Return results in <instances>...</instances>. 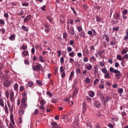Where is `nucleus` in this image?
Wrapping results in <instances>:
<instances>
[{"label": "nucleus", "instance_id": "56", "mask_svg": "<svg viewBox=\"0 0 128 128\" xmlns=\"http://www.w3.org/2000/svg\"><path fill=\"white\" fill-rule=\"evenodd\" d=\"M24 87L22 86H20V92H22L24 90Z\"/></svg>", "mask_w": 128, "mask_h": 128}, {"label": "nucleus", "instance_id": "29", "mask_svg": "<svg viewBox=\"0 0 128 128\" xmlns=\"http://www.w3.org/2000/svg\"><path fill=\"white\" fill-rule=\"evenodd\" d=\"M28 85L29 87H31L33 86V83L32 82H28Z\"/></svg>", "mask_w": 128, "mask_h": 128}, {"label": "nucleus", "instance_id": "61", "mask_svg": "<svg viewBox=\"0 0 128 128\" xmlns=\"http://www.w3.org/2000/svg\"><path fill=\"white\" fill-rule=\"evenodd\" d=\"M67 51L68 52H70L72 51V48L70 47H68L67 48Z\"/></svg>", "mask_w": 128, "mask_h": 128}, {"label": "nucleus", "instance_id": "17", "mask_svg": "<svg viewBox=\"0 0 128 128\" xmlns=\"http://www.w3.org/2000/svg\"><path fill=\"white\" fill-rule=\"evenodd\" d=\"M21 107L22 108H27V105L25 103H22Z\"/></svg>", "mask_w": 128, "mask_h": 128}, {"label": "nucleus", "instance_id": "18", "mask_svg": "<svg viewBox=\"0 0 128 128\" xmlns=\"http://www.w3.org/2000/svg\"><path fill=\"white\" fill-rule=\"evenodd\" d=\"M128 51V50L124 48L122 50L121 52V53L122 55H124V54L127 53Z\"/></svg>", "mask_w": 128, "mask_h": 128}, {"label": "nucleus", "instance_id": "58", "mask_svg": "<svg viewBox=\"0 0 128 128\" xmlns=\"http://www.w3.org/2000/svg\"><path fill=\"white\" fill-rule=\"evenodd\" d=\"M46 94L48 95L49 96L51 97L52 96V94L50 92L48 91L47 92Z\"/></svg>", "mask_w": 128, "mask_h": 128}, {"label": "nucleus", "instance_id": "47", "mask_svg": "<svg viewBox=\"0 0 128 128\" xmlns=\"http://www.w3.org/2000/svg\"><path fill=\"white\" fill-rule=\"evenodd\" d=\"M71 9L73 11L74 13L75 14V15H76V12L74 9L72 7H71Z\"/></svg>", "mask_w": 128, "mask_h": 128}, {"label": "nucleus", "instance_id": "8", "mask_svg": "<svg viewBox=\"0 0 128 128\" xmlns=\"http://www.w3.org/2000/svg\"><path fill=\"white\" fill-rule=\"evenodd\" d=\"M28 54V50H25L23 51L22 52V56L24 57V56H26Z\"/></svg>", "mask_w": 128, "mask_h": 128}, {"label": "nucleus", "instance_id": "24", "mask_svg": "<svg viewBox=\"0 0 128 128\" xmlns=\"http://www.w3.org/2000/svg\"><path fill=\"white\" fill-rule=\"evenodd\" d=\"M27 48V46L26 45L23 44L22 45V46L21 48H20L21 49L22 48V50H25Z\"/></svg>", "mask_w": 128, "mask_h": 128}, {"label": "nucleus", "instance_id": "27", "mask_svg": "<svg viewBox=\"0 0 128 128\" xmlns=\"http://www.w3.org/2000/svg\"><path fill=\"white\" fill-rule=\"evenodd\" d=\"M39 58L40 62H44L45 61V60L44 59L43 57L41 56H39Z\"/></svg>", "mask_w": 128, "mask_h": 128}, {"label": "nucleus", "instance_id": "9", "mask_svg": "<svg viewBox=\"0 0 128 128\" xmlns=\"http://www.w3.org/2000/svg\"><path fill=\"white\" fill-rule=\"evenodd\" d=\"M16 36L14 34H11L9 37V38L11 40L13 41L15 40Z\"/></svg>", "mask_w": 128, "mask_h": 128}, {"label": "nucleus", "instance_id": "39", "mask_svg": "<svg viewBox=\"0 0 128 128\" xmlns=\"http://www.w3.org/2000/svg\"><path fill=\"white\" fill-rule=\"evenodd\" d=\"M22 29L26 32L28 31V28L24 26H22Z\"/></svg>", "mask_w": 128, "mask_h": 128}, {"label": "nucleus", "instance_id": "3", "mask_svg": "<svg viewBox=\"0 0 128 128\" xmlns=\"http://www.w3.org/2000/svg\"><path fill=\"white\" fill-rule=\"evenodd\" d=\"M10 80H6L4 83V85L6 87H8L10 86Z\"/></svg>", "mask_w": 128, "mask_h": 128}, {"label": "nucleus", "instance_id": "44", "mask_svg": "<svg viewBox=\"0 0 128 128\" xmlns=\"http://www.w3.org/2000/svg\"><path fill=\"white\" fill-rule=\"evenodd\" d=\"M104 51L103 50L102 51L100 50L98 52V54L101 57V55L102 54V53L104 52Z\"/></svg>", "mask_w": 128, "mask_h": 128}, {"label": "nucleus", "instance_id": "54", "mask_svg": "<svg viewBox=\"0 0 128 128\" xmlns=\"http://www.w3.org/2000/svg\"><path fill=\"white\" fill-rule=\"evenodd\" d=\"M0 24L2 25H4V20L2 19L0 20Z\"/></svg>", "mask_w": 128, "mask_h": 128}, {"label": "nucleus", "instance_id": "6", "mask_svg": "<svg viewBox=\"0 0 128 128\" xmlns=\"http://www.w3.org/2000/svg\"><path fill=\"white\" fill-rule=\"evenodd\" d=\"M52 128H59V127L58 126L57 123L54 122H53L52 123Z\"/></svg>", "mask_w": 128, "mask_h": 128}, {"label": "nucleus", "instance_id": "22", "mask_svg": "<svg viewBox=\"0 0 128 128\" xmlns=\"http://www.w3.org/2000/svg\"><path fill=\"white\" fill-rule=\"evenodd\" d=\"M7 99H8L9 97V93L8 90H6L5 93Z\"/></svg>", "mask_w": 128, "mask_h": 128}, {"label": "nucleus", "instance_id": "31", "mask_svg": "<svg viewBox=\"0 0 128 128\" xmlns=\"http://www.w3.org/2000/svg\"><path fill=\"white\" fill-rule=\"evenodd\" d=\"M110 98H109L108 96H106V100L104 102L105 105H106V102H108V100H110Z\"/></svg>", "mask_w": 128, "mask_h": 128}, {"label": "nucleus", "instance_id": "5", "mask_svg": "<svg viewBox=\"0 0 128 128\" xmlns=\"http://www.w3.org/2000/svg\"><path fill=\"white\" fill-rule=\"evenodd\" d=\"M113 73L116 74L115 76H119L120 75V72L119 70H117L115 69Z\"/></svg>", "mask_w": 128, "mask_h": 128}, {"label": "nucleus", "instance_id": "23", "mask_svg": "<svg viewBox=\"0 0 128 128\" xmlns=\"http://www.w3.org/2000/svg\"><path fill=\"white\" fill-rule=\"evenodd\" d=\"M76 27L79 32H81L82 30V26H77Z\"/></svg>", "mask_w": 128, "mask_h": 128}, {"label": "nucleus", "instance_id": "7", "mask_svg": "<svg viewBox=\"0 0 128 128\" xmlns=\"http://www.w3.org/2000/svg\"><path fill=\"white\" fill-rule=\"evenodd\" d=\"M68 32L72 35H73L74 34V30L73 28L71 26L70 27V30L68 31Z\"/></svg>", "mask_w": 128, "mask_h": 128}, {"label": "nucleus", "instance_id": "33", "mask_svg": "<svg viewBox=\"0 0 128 128\" xmlns=\"http://www.w3.org/2000/svg\"><path fill=\"white\" fill-rule=\"evenodd\" d=\"M29 3L27 2H24L22 4V5L23 6H27L29 5Z\"/></svg>", "mask_w": 128, "mask_h": 128}, {"label": "nucleus", "instance_id": "19", "mask_svg": "<svg viewBox=\"0 0 128 128\" xmlns=\"http://www.w3.org/2000/svg\"><path fill=\"white\" fill-rule=\"evenodd\" d=\"M79 35L80 36L84 38L85 36V33L84 31H82V32L79 34Z\"/></svg>", "mask_w": 128, "mask_h": 128}, {"label": "nucleus", "instance_id": "57", "mask_svg": "<svg viewBox=\"0 0 128 128\" xmlns=\"http://www.w3.org/2000/svg\"><path fill=\"white\" fill-rule=\"evenodd\" d=\"M39 112V111L38 109H36L34 111V114H36Z\"/></svg>", "mask_w": 128, "mask_h": 128}, {"label": "nucleus", "instance_id": "34", "mask_svg": "<svg viewBox=\"0 0 128 128\" xmlns=\"http://www.w3.org/2000/svg\"><path fill=\"white\" fill-rule=\"evenodd\" d=\"M69 62L70 63L72 64L73 62H74V59L72 58H69Z\"/></svg>", "mask_w": 128, "mask_h": 128}, {"label": "nucleus", "instance_id": "28", "mask_svg": "<svg viewBox=\"0 0 128 128\" xmlns=\"http://www.w3.org/2000/svg\"><path fill=\"white\" fill-rule=\"evenodd\" d=\"M50 28L49 27L45 28L44 31L47 33H48L50 31Z\"/></svg>", "mask_w": 128, "mask_h": 128}, {"label": "nucleus", "instance_id": "26", "mask_svg": "<svg viewBox=\"0 0 128 128\" xmlns=\"http://www.w3.org/2000/svg\"><path fill=\"white\" fill-rule=\"evenodd\" d=\"M69 55L70 57H74V56L75 55V54L74 52H72L69 53Z\"/></svg>", "mask_w": 128, "mask_h": 128}, {"label": "nucleus", "instance_id": "48", "mask_svg": "<svg viewBox=\"0 0 128 128\" xmlns=\"http://www.w3.org/2000/svg\"><path fill=\"white\" fill-rule=\"evenodd\" d=\"M24 11L23 10H20V12H18V15H20L22 14H24Z\"/></svg>", "mask_w": 128, "mask_h": 128}, {"label": "nucleus", "instance_id": "63", "mask_svg": "<svg viewBox=\"0 0 128 128\" xmlns=\"http://www.w3.org/2000/svg\"><path fill=\"white\" fill-rule=\"evenodd\" d=\"M37 83L40 85H42V82L40 80H37L36 81Z\"/></svg>", "mask_w": 128, "mask_h": 128}, {"label": "nucleus", "instance_id": "21", "mask_svg": "<svg viewBox=\"0 0 128 128\" xmlns=\"http://www.w3.org/2000/svg\"><path fill=\"white\" fill-rule=\"evenodd\" d=\"M94 105L96 107L98 108L101 106V104L100 103L98 102L97 103H94Z\"/></svg>", "mask_w": 128, "mask_h": 128}, {"label": "nucleus", "instance_id": "59", "mask_svg": "<svg viewBox=\"0 0 128 128\" xmlns=\"http://www.w3.org/2000/svg\"><path fill=\"white\" fill-rule=\"evenodd\" d=\"M10 98H14V93L13 92H12L10 94Z\"/></svg>", "mask_w": 128, "mask_h": 128}, {"label": "nucleus", "instance_id": "50", "mask_svg": "<svg viewBox=\"0 0 128 128\" xmlns=\"http://www.w3.org/2000/svg\"><path fill=\"white\" fill-rule=\"evenodd\" d=\"M94 95V92H91L89 96L91 97H93Z\"/></svg>", "mask_w": 128, "mask_h": 128}, {"label": "nucleus", "instance_id": "51", "mask_svg": "<svg viewBox=\"0 0 128 128\" xmlns=\"http://www.w3.org/2000/svg\"><path fill=\"white\" fill-rule=\"evenodd\" d=\"M86 105L85 104H84L83 106V110L85 111V110H86Z\"/></svg>", "mask_w": 128, "mask_h": 128}, {"label": "nucleus", "instance_id": "10", "mask_svg": "<svg viewBox=\"0 0 128 128\" xmlns=\"http://www.w3.org/2000/svg\"><path fill=\"white\" fill-rule=\"evenodd\" d=\"M116 58L119 60L122 61L124 60V57H122L120 54L117 55L116 56Z\"/></svg>", "mask_w": 128, "mask_h": 128}, {"label": "nucleus", "instance_id": "20", "mask_svg": "<svg viewBox=\"0 0 128 128\" xmlns=\"http://www.w3.org/2000/svg\"><path fill=\"white\" fill-rule=\"evenodd\" d=\"M46 101L44 99H42L40 102V103L41 105H44L46 103Z\"/></svg>", "mask_w": 128, "mask_h": 128}, {"label": "nucleus", "instance_id": "25", "mask_svg": "<svg viewBox=\"0 0 128 128\" xmlns=\"http://www.w3.org/2000/svg\"><path fill=\"white\" fill-rule=\"evenodd\" d=\"M68 36V34L66 32H64L63 33V37L64 39H65L67 38Z\"/></svg>", "mask_w": 128, "mask_h": 128}, {"label": "nucleus", "instance_id": "4", "mask_svg": "<svg viewBox=\"0 0 128 128\" xmlns=\"http://www.w3.org/2000/svg\"><path fill=\"white\" fill-rule=\"evenodd\" d=\"M31 17V15L30 14H28L27 16L24 19V22H26L29 21Z\"/></svg>", "mask_w": 128, "mask_h": 128}, {"label": "nucleus", "instance_id": "15", "mask_svg": "<svg viewBox=\"0 0 128 128\" xmlns=\"http://www.w3.org/2000/svg\"><path fill=\"white\" fill-rule=\"evenodd\" d=\"M98 64L95 65L94 66V68L95 70L94 72V74L97 73L98 72Z\"/></svg>", "mask_w": 128, "mask_h": 128}, {"label": "nucleus", "instance_id": "14", "mask_svg": "<svg viewBox=\"0 0 128 128\" xmlns=\"http://www.w3.org/2000/svg\"><path fill=\"white\" fill-rule=\"evenodd\" d=\"M74 71H72L71 72L70 77L69 78V80H72V77L74 76Z\"/></svg>", "mask_w": 128, "mask_h": 128}, {"label": "nucleus", "instance_id": "38", "mask_svg": "<svg viewBox=\"0 0 128 128\" xmlns=\"http://www.w3.org/2000/svg\"><path fill=\"white\" fill-rule=\"evenodd\" d=\"M99 81V80L98 78H96L94 81V84H96L98 83Z\"/></svg>", "mask_w": 128, "mask_h": 128}, {"label": "nucleus", "instance_id": "12", "mask_svg": "<svg viewBox=\"0 0 128 128\" xmlns=\"http://www.w3.org/2000/svg\"><path fill=\"white\" fill-rule=\"evenodd\" d=\"M104 76V78L107 79L110 78V73L109 72L105 74Z\"/></svg>", "mask_w": 128, "mask_h": 128}, {"label": "nucleus", "instance_id": "43", "mask_svg": "<svg viewBox=\"0 0 128 128\" xmlns=\"http://www.w3.org/2000/svg\"><path fill=\"white\" fill-rule=\"evenodd\" d=\"M119 26L116 27L114 28H112L113 29V32H114V30L115 31H117L118 30H119Z\"/></svg>", "mask_w": 128, "mask_h": 128}, {"label": "nucleus", "instance_id": "40", "mask_svg": "<svg viewBox=\"0 0 128 128\" xmlns=\"http://www.w3.org/2000/svg\"><path fill=\"white\" fill-rule=\"evenodd\" d=\"M39 108L40 110H42V111H44L45 108L44 106V105H41L40 106Z\"/></svg>", "mask_w": 128, "mask_h": 128}, {"label": "nucleus", "instance_id": "45", "mask_svg": "<svg viewBox=\"0 0 128 128\" xmlns=\"http://www.w3.org/2000/svg\"><path fill=\"white\" fill-rule=\"evenodd\" d=\"M85 81L87 83H88L90 82V79L88 77L86 78Z\"/></svg>", "mask_w": 128, "mask_h": 128}, {"label": "nucleus", "instance_id": "30", "mask_svg": "<svg viewBox=\"0 0 128 128\" xmlns=\"http://www.w3.org/2000/svg\"><path fill=\"white\" fill-rule=\"evenodd\" d=\"M103 36L106 37L105 40L107 41V42H109V39L108 38V35H106V34H104Z\"/></svg>", "mask_w": 128, "mask_h": 128}, {"label": "nucleus", "instance_id": "64", "mask_svg": "<svg viewBox=\"0 0 128 128\" xmlns=\"http://www.w3.org/2000/svg\"><path fill=\"white\" fill-rule=\"evenodd\" d=\"M96 128H101L99 124H97L96 125Z\"/></svg>", "mask_w": 128, "mask_h": 128}, {"label": "nucleus", "instance_id": "16", "mask_svg": "<svg viewBox=\"0 0 128 128\" xmlns=\"http://www.w3.org/2000/svg\"><path fill=\"white\" fill-rule=\"evenodd\" d=\"M18 85L17 83H15L14 85V90L17 92L18 90Z\"/></svg>", "mask_w": 128, "mask_h": 128}, {"label": "nucleus", "instance_id": "36", "mask_svg": "<svg viewBox=\"0 0 128 128\" xmlns=\"http://www.w3.org/2000/svg\"><path fill=\"white\" fill-rule=\"evenodd\" d=\"M73 22L74 21L73 20L71 19H69L68 20L67 23L68 24H73Z\"/></svg>", "mask_w": 128, "mask_h": 128}, {"label": "nucleus", "instance_id": "53", "mask_svg": "<svg viewBox=\"0 0 128 128\" xmlns=\"http://www.w3.org/2000/svg\"><path fill=\"white\" fill-rule=\"evenodd\" d=\"M26 102V98H25L23 97L22 98L21 100L22 103H25Z\"/></svg>", "mask_w": 128, "mask_h": 128}, {"label": "nucleus", "instance_id": "52", "mask_svg": "<svg viewBox=\"0 0 128 128\" xmlns=\"http://www.w3.org/2000/svg\"><path fill=\"white\" fill-rule=\"evenodd\" d=\"M6 124L9 128H14V126L11 123H10L9 126H8L7 123Z\"/></svg>", "mask_w": 128, "mask_h": 128}, {"label": "nucleus", "instance_id": "46", "mask_svg": "<svg viewBox=\"0 0 128 128\" xmlns=\"http://www.w3.org/2000/svg\"><path fill=\"white\" fill-rule=\"evenodd\" d=\"M86 68L88 70H90L92 69V66L90 64V65L87 66Z\"/></svg>", "mask_w": 128, "mask_h": 128}, {"label": "nucleus", "instance_id": "49", "mask_svg": "<svg viewBox=\"0 0 128 128\" xmlns=\"http://www.w3.org/2000/svg\"><path fill=\"white\" fill-rule=\"evenodd\" d=\"M123 90L122 88H120L118 90V93H122V92H123Z\"/></svg>", "mask_w": 128, "mask_h": 128}, {"label": "nucleus", "instance_id": "13", "mask_svg": "<svg viewBox=\"0 0 128 128\" xmlns=\"http://www.w3.org/2000/svg\"><path fill=\"white\" fill-rule=\"evenodd\" d=\"M0 105L3 108H4V103L3 99L2 98L0 99Z\"/></svg>", "mask_w": 128, "mask_h": 128}, {"label": "nucleus", "instance_id": "2", "mask_svg": "<svg viewBox=\"0 0 128 128\" xmlns=\"http://www.w3.org/2000/svg\"><path fill=\"white\" fill-rule=\"evenodd\" d=\"M78 91V90L77 88H76L73 92L72 96H70V98H74L76 96Z\"/></svg>", "mask_w": 128, "mask_h": 128}, {"label": "nucleus", "instance_id": "11", "mask_svg": "<svg viewBox=\"0 0 128 128\" xmlns=\"http://www.w3.org/2000/svg\"><path fill=\"white\" fill-rule=\"evenodd\" d=\"M114 18L115 19H119L120 15L118 13L116 12L114 15Z\"/></svg>", "mask_w": 128, "mask_h": 128}, {"label": "nucleus", "instance_id": "42", "mask_svg": "<svg viewBox=\"0 0 128 128\" xmlns=\"http://www.w3.org/2000/svg\"><path fill=\"white\" fill-rule=\"evenodd\" d=\"M24 63L25 64L28 65L30 64V62L28 60L26 59L24 60Z\"/></svg>", "mask_w": 128, "mask_h": 128}, {"label": "nucleus", "instance_id": "35", "mask_svg": "<svg viewBox=\"0 0 128 128\" xmlns=\"http://www.w3.org/2000/svg\"><path fill=\"white\" fill-rule=\"evenodd\" d=\"M46 19L49 21L50 22H52V18L49 16H47Z\"/></svg>", "mask_w": 128, "mask_h": 128}, {"label": "nucleus", "instance_id": "41", "mask_svg": "<svg viewBox=\"0 0 128 128\" xmlns=\"http://www.w3.org/2000/svg\"><path fill=\"white\" fill-rule=\"evenodd\" d=\"M68 118V116L67 115H63L62 116L61 118L63 119H65Z\"/></svg>", "mask_w": 128, "mask_h": 128}, {"label": "nucleus", "instance_id": "37", "mask_svg": "<svg viewBox=\"0 0 128 128\" xmlns=\"http://www.w3.org/2000/svg\"><path fill=\"white\" fill-rule=\"evenodd\" d=\"M80 18H78L74 20V22L75 24H76L78 22H80Z\"/></svg>", "mask_w": 128, "mask_h": 128}, {"label": "nucleus", "instance_id": "1", "mask_svg": "<svg viewBox=\"0 0 128 128\" xmlns=\"http://www.w3.org/2000/svg\"><path fill=\"white\" fill-rule=\"evenodd\" d=\"M42 68L41 64H38L36 66L33 65L32 68L33 70L34 71L38 72L40 70L41 68Z\"/></svg>", "mask_w": 128, "mask_h": 128}, {"label": "nucleus", "instance_id": "55", "mask_svg": "<svg viewBox=\"0 0 128 128\" xmlns=\"http://www.w3.org/2000/svg\"><path fill=\"white\" fill-rule=\"evenodd\" d=\"M96 21L97 22H100L101 20V18L98 16H96Z\"/></svg>", "mask_w": 128, "mask_h": 128}, {"label": "nucleus", "instance_id": "62", "mask_svg": "<svg viewBox=\"0 0 128 128\" xmlns=\"http://www.w3.org/2000/svg\"><path fill=\"white\" fill-rule=\"evenodd\" d=\"M83 60L84 62H86L88 61V59L87 57H85L84 58Z\"/></svg>", "mask_w": 128, "mask_h": 128}, {"label": "nucleus", "instance_id": "60", "mask_svg": "<svg viewBox=\"0 0 128 128\" xmlns=\"http://www.w3.org/2000/svg\"><path fill=\"white\" fill-rule=\"evenodd\" d=\"M0 31L2 32V34H4L5 33V30L4 29H0Z\"/></svg>", "mask_w": 128, "mask_h": 128}, {"label": "nucleus", "instance_id": "32", "mask_svg": "<svg viewBox=\"0 0 128 128\" xmlns=\"http://www.w3.org/2000/svg\"><path fill=\"white\" fill-rule=\"evenodd\" d=\"M102 72L104 74L107 73V70L106 68H104L102 70Z\"/></svg>", "mask_w": 128, "mask_h": 128}]
</instances>
